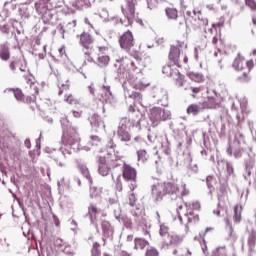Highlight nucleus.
I'll use <instances>...</instances> for the list:
<instances>
[{
    "instance_id": "f257e3e1",
    "label": "nucleus",
    "mask_w": 256,
    "mask_h": 256,
    "mask_svg": "<svg viewBox=\"0 0 256 256\" xmlns=\"http://www.w3.org/2000/svg\"><path fill=\"white\" fill-rule=\"evenodd\" d=\"M118 43L120 48L126 53H129L134 57L135 61L131 62L132 71H137L141 73L143 71V60H141V45L137 44L135 41V36L133 32L127 30L119 36Z\"/></svg>"
},
{
    "instance_id": "f03ea898",
    "label": "nucleus",
    "mask_w": 256,
    "mask_h": 256,
    "mask_svg": "<svg viewBox=\"0 0 256 256\" xmlns=\"http://www.w3.org/2000/svg\"><path fill=\"white\" fill-rule=\"evenodd\" d=\"M10 91L14 93L16 100L21 103H25L30 111H35L37 109V95H39V87L32 86L30 89L26 90V94L19 88H11Z\"/></svg>"
},
{
    "instance_id": "7ed1b4c3",
    "label": "nucleus",
    "mask_w": 256,
    "mask_h": 256,
    "mask_svg": "<svg viewBox=\"0 0 256 256\" xmlns=\"http://www.w3.org/2000/svg\"><path fill=\"white\" fill-rule=\"evenodd\" d=\"M232 67H234L236 71H242V75L237 78L239 83H249L251 81V71L253 67H255V61H253V59L245 61V57L238 54Z\"/></svg>"
},
{
    "instance_id": "20e7f679",
    "label": "nucleus",
    "mask_w": 256,
    "mask_h": 256,
    "mask_svg": "<svg viewBox=\"0 0 256 256\" xmlns=\"http://www.w3.org/2000/svg\"><path fill=\"white\" fill-rule=\"evenodd\" d=\"M185 15L184 22L188 29L201 31L202 29H206L207 25H209V20L201 13V10H187Z\"/></svg>"
},
{
    "instance_id": "39448f33",
    "label": "nucleus",
    "mask_w": 256,
    "mask_h": 256,
    "mask_svg": "<svg viewBox=\"0 0 256 256\" xmlns=\"http://www.w3.org/2000/svg\"><path fill=\"white\" fill-rule=\"evenodd\" d=\"M179 191V187L173 182H161L152 187V195L155 201H163L165 195H173Z\"/></svg>"
},
{
    "instance_id": "423d86ee",
    "label": "nucleus",
    "mask_w": 256,
    "mask_h": 256,
    "mask_svg": "<svg viewBox=\"0 0 256 256\" xmlns=\"http://www.w3.org/2000/svg\"><path fill=\"white\" fill-rule=\"evenodd\" d=\"M95 39H93V36L89 34V32H83L79 36V44L83 48L82 51L84 53V57L88 63H93V52L95 51V48H93V43Z\"/></svg>"
},
{
    "instance_id": "0eeeda50",
    "label": "nucleus",
    "mask_w": 256,
    "mask_h": 256,
    "mask_svg": "<svg viewBox=\"0 0 256 256\" xmlns=\"http://www.w3.org/2000/svg\"><path fill=\"white\" fill-rule=\"evenodd\" d=\"M122 178L128 183L130 191L137 189V170L131 165L124 164L122 167Z\"/></svg>"
},
{
    "instance_id": "6e6552de",
    "label": "nucleus",
    "mask_w": 256,
    "mask_h": 256,
    "mask_svg": "<svg viewBox=\"0 0 256 256\" xmlns=\"http://www.w3.org/2000/svg\"><path fill=\"white\" fill-rule=\"evenodd\" d=\"M182 59L183 60H181V49H179V47L175 45H171L168 54V61H170V63H173V65H176V67L181 68L183 67V65H187V63H189V57L187 56V54H183Z\"/></svg>"
},
{
    "instance_id": "1a4fd4ad",
    "label": "nucleus",
    "mask_w": 256,
    "mask_h": 256,
    "mask_svg": "<svg viewBox=\"0 0 256 256\" xmlns=\"http://www.w3.org/2000/svg\"><path fill=\"white\" fill-rule=\"evenodd\" d=\"M177 214L180 223H183V218L181 217V215H184V217L187 218L188 223H190L191 225H197V223H199V214H195L193 210L189 209L187 203H185V205H180L177 208Z\"/></svg>"
},
{
    "instance_id": "9d476101",
    "label": "nucleus",
    "mask_w": 256,
    "mask_h": 256,
    "mask_svg": "<svg viewBox=\"0 0 256 256\" xmlns=\"http://www.w3.org/2000/svg\"><path fill=\"white\" fill-rule=\"evenodd\" d=\"M135 7H137V0H125V6L122 7V13L128 20L127 25H133V19H135Z\"/></svg>"
},
{
    "instance_id": "9b49d317",
    "label": "nucleus",
    "mask_w": 256,
    "mask_h": 256,
    "mask_svg": "<svg viewBox=\"0 0 256 256\" xmlns=\"http://www.w3.org/2000/svg\"><path fill=\"white\" fill-rule=\"evenodd\" d=\"M71 87V84L69 83V80H66L65 84H60L58 95H65L64 101L65 103H68L69 105H78L79 100L73 96V94H68L69 89Z\"/></svg>"
},
{
    "instance_id": "f8f14e48",
    "label": "nucleus",
    "mask_w": 256,
    "mask_h": 256,
    "mask_svg": "<svg viewBox=\"0 0 256 256\" xmlns=\"http://www.w3.org/2000/svg\"><path fill=\"white\" fill-rule=\"evenodd\" d=\"M127 127H129V120L127 118H123L120 121L118 130H117V135L118 139L120 141L128 142L131 141V134L127 131Z\"/></svg>"
},
{
    "instance_id": "ddd939ff",
    "label": "nucleus",
    "mask_w": 256,
    "mask_h": 256,
    "mask_svg": "<svg viewBox=\"0 0 256 256\" xmlns=\"http://www.w3.org/2000/svg\"><path fill=\"white\" fill-rule=\"evenodd\" d=\"M166 17L176 22V27H182L185 24V18L179 16V12L176 8H166L165 9Z\"/></svg>"
},
{
    "instance_id": "4468645a",
    "label": "nucleus",
    "mask_w": 256,
    "mask_h": 256,
    "mask_svg": "<svg viewBox=\"0 0 256 256\" xmlns=\"http://www.w3.org/2000/svg\"><path fill=\"white\" fill-rule=\"evenodd\" d=\"M35 9L39 15H41L42 19H53V14H51V9L48 5L44 4L40 0L35 3Z\"/></svg>"
},
{
    "instance_id": "2eb2a0df",
    "label": "nucleus",
    "mask_w": 256,
    "mask_h": 256,
    "mask_svg": "<svg viewBox=\"0 0 256 256\" xmlns=\"http://www.w3.org/2000/svg\"><path fill=\"white\" fill-rule=\"evenodd\" d=\"M79 141V134L75 130H67L63 133L62 143L64 145H75Z\"/></svg>"
},
{
    "instance_id": "dca6fc26",
    "label": "nucleus",
    "mask_w": 256,
    "mask_h": 256,
    "mask_svg": "<svg viewBox=\"0 0 256 256\" xmlns=\"http://www.w3.org/2000/svg\"><path fill=\"white\" fill-rule=\"evenodd\" d=\"M123 89L125 95L130 97V99H137V101L143 100V96L141 95V93L135 91V86H132L131 82H124Z\"/></svg>"
},
{
    "instance_id": "f3484780",
    "label": "nucleus",
    "mask_w": 256,
    "mask_h": 256,
    "mask_svg": "<svg viewBox=\"0 0 256 256\" xmlns=\"http://www.w3.org/2000/svg\"><path fill=\"white\" fill-rule=\"evenodd\" d=\"M0 59H2V61H9V59H11V49L9 48V42L0 44Z\"/></svg>"
},
{
    "instance_id": "a211bd4d",
    "label": "nucleus",
    "mask_w": 256,
    "mask_h": 256,
    "mask_svg": "<svg viewBox=\"0 0 256 256\" xmlns=\"http://www.w3.org/2000/svg\"><path fill=\"white\" fill-rule=\"evenodd\" d=\"M183 242V238L177 235H168L166 238H164V243L167 247L177 246L180 245V243Z\"/></svg>"
},
{
    "instance_id": "6ab92c4d",
    "label": "nucleus",
    "mask_w": 256,
    "mask_h": 256,
    "mask_svg": "<svg viewBox=\"0 0 256 256\" xmlns=\"http://www.w3.org/2000/svg\"><path fill=\"white\" fill-rule=\"evenodd\" d=\"M79 171L82 173L83 177H85L89 183H90V190L91 191H97L96 187H93V178L91 177V173L89 172V168L85 165L79 166Z\"/></svg>"
},
{
    "instance_id": "aec40b11",
    "label": "nucleus",
    "mask_w": 256,
    "mask_h": 256,
    "mask_svg": "<svg viewBox=\"0 0 256 256\" xmlns=\"http://www.w3.org/2000/svg\"><path fill=\"white\" fill-rule=\"evenodd\" d=\"M202 109L203 106L201 107L199 104L192 103L187 107L186 113L187 115H193L194 117H197V115L201 113Z\"/></svg>"
},
{
    "instance_id": "412c9836",
    "label": "nucleus",
    "mask_w": 256,
    "mask_h": 256,
    "mask_svg": "<svg viewBox=\"0 0 256 256\" xmlns=\"http://www.w3.org/2000/svg\"><path fill=\"white\" fill-rule=\"evenodd\" d=\"M161 108H158V107H154L151 109L150 111V120L153 122V123H159V121L162 120L161 118Z\"/></svg>"
},
{
    "instance_id": "4be33fe9",
    "label": "nucleus",
    "mask_w": 256,
    "mask_h": 256,
    "mask_svg": "<svg viewBox=\"0 0 256 256\" xmlns=\"http://www.w3.org/2000/svg\"><path fill=\"white\" fill-rule=\"evenodd\" d=\"M246 7L251 10L252 22L256 25V1L255 0H245Z\"/></svg>"
},
{
    "instance_id": "5701e85b",
    "label": "nucleus",
    "mask_w": 256,
    "mask_h": 256,
    "mask_svg": "<svg viewBox=\"0 0 256 256\" xmlns=\"http://www.w3.org/2000/svg\"><path fill=\"white\" fill-rule=\"evenodd\" d=\"M99 213H101V210L99 208H97V206L95 204H90L89 205L88 215H89V217L92 221L97 220V215H99Z\"/></svg>"
},
{
    "instance_id": "b1692460",
    "label": "nucleus",
    "mask_w": 256,
    "mask_h": 256,
    "mask_svg": "<svg viewBox=\"0 0 256 256\" xmlns=\"http://www.w3.org/2000/svg\"><path fill=\"white\" fill-rule=\"evenodd\" d=\"M117 73L120 79H131V72H129V70H127V68L123 64L119 66Z\"/></svg>"
},
{
    "instance_id": "393cba45",
    "label": "nucleus",
    "mask_w": 256,
    "mask_h": 256,
    "mask_svg": "<svg viewBox=\"0 0 256 256\" xmlns=\"http://www.w3.org/2000/svg\"><path fill=\"white\" fill-rule=\"evenodd\" d=\"M201 105L203 109H215L217 107V101L215 98L208 97Z\"/></svg>"
},
{
    "instance_id": "a878e982",
    "label": "nucleus",
    "mask_w": 256,
    "mask_h": 256,
    "mask_svg": "<svg viewBox=\"0 0 256 256\" xmlns=\"http://www.w3.org/2000/svg\"><path fill=\"white\" fill-rule=\"evenodd\" d=\"M241 213H243V206L241 204H237L234 207V216H233L235 223H241Z\"/></svg>"
},
{
    "instance_id": "bb28decb",
    "label": "nucleus",
    "mask_w": 256,
    "mask_h": 256,
    "mask_svg": "<svg viewBox=\"0 0 256 256\" xmlns=\"http://www.w3.org/2000/svg\"><path fill=\"white\" fill-rule=\"evenodd\" d=\"M188 77L189 79H191V81H194L195 83H203V81L205 80L203 74L198 72H189Z\"/></svg>"
},
{
    "instance_id": "cd10ccee",
    "label": "nucleus",
    "mask_w": 256,
    "mask_h": 256,
    "mask_svg": "<svg viewBox=\"0 0 256 256\" xmlns=\"http://www.w3.org/2000/svg\"><path fill=\"white\" fill-rule=\"evenodd\" d=\"M97 61L100 67H107V65H109V61H111V58H109V55L98 54Z\"/></svg>"
},
{
    "instance_id": "c85d7f7f",
    "label": "nucleus",
    "mask_w": 256,
    "mask_h": 256,
    "mask_svg": "<svg viewBox=\"0 0 256 256\" xmlns=\"http://www.w3.org/2000/svg\"><path fill=\"white\" fill-rule=\"evenodd\" d=\"M134 244H135L134 246L135 249H145L147 245H149V242L142 238H136L134 240Z\"/></svg>"
},
{
    "instance_id": "c756f323",
    "label": "nucleus",
    "mask_w": 256,
    "mask_h": 256,
    "mask_svg": "<svg viewBox=\"0 0 256 256\" xmlns=\"http://www.w3.org/2000/svg\"><path fill=\"white\" fill-rule=\"evenodd\" d=\"M99 175H102V177H107L109 173H111V167L109 165H99L98 168Z\"/></svg>"
},
{
    "instance_id": "7c9ffc66",
    "label": "nucleus",
    "mask_w": 256,
    "mask_h": 256,
    "mask_svg": "<svg viewBox=\"0 0 256 256\" xmlns=\"http://www.w3.org/2000/svg\"><path fill=\"white\" fill-rule=\"evenodd\" d=\"M106 157L107 165H109L111 168L117 167V157L115 156V154L108 153Z\"/></svg>"
},
{
    "instance_id": "2f4dec72",
    "label": "nucleus",
    "mask_w": 256,
    "mask_h": 256,
    "mask_svg": "<svg viewBox=\"0 0 256 256\" xmlns=\"http://www.w3.org/2000/svg\"><path fill=\"white\" fill-rule=\"evenodd\" d=\"M175 81H176V85L177 87H183L184 83H185V76H183L182 74L179 73V71H175Z\"/></svg>"
},
{
    "instance_id": "473e14b6",
    "label": "nucleus",
    "mask_w": 256,
    "mask_h": 256,
    "mask_svg": "<svg viewBox=\"0 0 256 256\" xmlns=\"http://www.w3.org/2000/svg\"><path fill=\"white\" fill-rule=\"evenodd\" d=\"M138 161H149V154H147V150L140 149L137 151Z\"/></svg>"
},
{
    "instance_id": "72a5a7b5",
    "label": "nucleus",
    "mask_w": 256,
    "mask_h": 256,
    "mask_svg": "<svg viewBox=\"0 0 256 256\" xmlns=\"http://www.w3.org/2000/svg\"><path fill=\"white\" fill-rule=\"evenodd\" d=\"M162 73L166 76V77H175V72L173 71V68L171 67V65H166L162 68Z\"/></svg>"
},
{
    "instance_id": "f704fd0d",
    "label": "nucleus",
    "mask_w": 256,
    "mask_h": 256,
    "mask_svg": "<svg viewBox=\"0 0 256 256\" xmlns=\"http://www.w3.org/2000/svg\"><path fill=\"white\" fill-rule=\"evenodd\" d=\"M101 227L104 235H108V233H111V223L109 221H102Z\"/></svg>"
},
{
    "instance_id": "c9c22d12",
    "label": "nucleus",
    "mask_w": 256,
    "mask_h": 256,
    "mask_svg": "<svg viewBox=\"0 0 256 256\" xmlns=\"http://www.w3.org/2000/svg\"><path fill=\"white\" fill-rule=\"evenodd\" d=\"M137 203V195L135 194V192L130 191V193L128 194V205H130V207H133L134 205H136Z\"/></svg>"
},
{
    "instance_id": "e433bc0d",
    "label": "nucleus",
    "mask_w": 256,
    "mask_h": 256,
    "mask_svg": "<svg viewBox=\"0 0 256 256\" xmlns=\"http://www.w3.org/2000/svg\"><path fill=\"white\" fill-rule=\"evenodd\" d=\"M159 234L161 235V237H164V239H167V236L171 235L169 234V227L166 226L165 224H161Z\"/></svg>"
},
{
    "instance_id": "4c0bfd02",
    "label": "nucleus",
    "mask_w": 256,
    "mask_h": 256,
    "mask_svg": "<svg viewBox=\"0 0 256 256\" xmlns=\"http://www.w3.org/2000/svg\"><path fill=\"white\" fill-rule=\"evenodd\" d=\"M226 227L228 229L229 233V239H232V241H235L237 239V236H235V230L233 229V225H231L228 221L226 222Z\"/></svg>"
},
{
    "instance_id": "58836bf2",
    "label": "nucleus",
    "mask_w": 256,
    "mask_h": 256,
    "mask_svg": "<svg viewBox=\"0 0 256 256\" xmlns=\"http://www.w3.org/2000/svg\"><path fill=\"white\" fill-rule=\"evenodd\" d=\"M115 189L119 193H123V180H121V175L117 176V178H116Z\"/></svg>"
},
{
    "instance_id": "ea45409f",
    "label": "nucleus",
    "mask_w": 256,
    "mask_h": 256,
    "mask_svg": "<svg viewBox=\"0 0 256 256\" xmlns=\"http://www.w3.org/2000/svg\"><path fill=\"white\" fill-rule=\"evenodd\" d=\"M101 116H99L98 114H94L91 118H90V123L91 125H94L95 127H99V125L101 124Z\"/></svg>"
},
{
    "instance_id": "a19ab883",
    "label": "nucleus",
    "mask_w": 256,
    "mask_h": 256,
    "mask_svg": "<svg viewBox=\"0 0 256 256\" xmlns=\"http://www.w3.org/2000/svg\"><path fill=\"white\" fill-rule=\"evenodd\" d=\"M103 93H104V96H102L103 101L109 100V98H110L111 95H112V93H111V87H109V86H104V87H103Z\"/></svg>"
},
{
    "instance_id": "79ce46f5",
    "label": "nucleus",
    "mask_w": 256,
    "mask_h": 256,
    "mask_svg": "<svg viewBox=\"0 0 256 256\" xmlns=\"http://www.w3.org/2000/svg\"><path fill=\"white\" fill-rule=\"evenodd\" d=\"M25 80L27 85H29V87L26 88V91L27 89H31V87H37V84H35V78H33V76H25Z\"/></svg>"
},
{
    "instance_id": "37998d69",
    "label": "nucleus",
    "mask_w": 256,
    "mask_h": 256,
    "mask_svg": "<svg viewBox=\"0 0 256 256\" xmlns=\"http://www.w3.org/2000/svg\"><path fill=\"white\" fill-rule=\"evenodd\" d=\"M148 9H157L159 0H146Z\"/></svg>"
},
{
    "instance_id": "c03bdc74",
    "label": "nucleus",
    "mask_w": 256,
    "mask_h": 256,
    "mask_svg": "<svg viewBox=\"0 0 256 256\" xmlns=\"http://www.w3.org/2000/svg\"><path fill=\"white\" fill-rule=\"evenodd\" d=\"M177 253H178V256H191V252H189L187 248L174 250V255H177Z\"/></svg>"
},
{
    "instance_id": "a18cd8bd",
    "label": "nucleus",
    "mask_w": 256,
    "mask_h": 256,
    "mask_svg": "<svg viewBox=\"0 0 256 256\" xmlns=\"http://www.w3.org/2000/svg\"><path fill=\"white\" fill-rule=\"evenodd\" d=\"M145 256H159V251L153 247L147 248Z\"/></svg>"
},
{
    "instance_id": "49530a36",
    "label": "nucleus",
    "mask_w": 256,
    "mask_h": 256,
    "mask_svg": "<svg viewBox=\"0 0 256 256\" xmlns=\"http://www.w3.org/2000/svg\"><path fill=\"white\" fill-rule=\"evenodd\" d=\"M190 91H192L191 97L193 99L197 98V94L201 93V87H190Z\"/></svg>"
},
{
    "instance_id": "de8ad7c7",
    "label": "nucleus",
    "mask_w": 256,
    "mask_h": 256,
    "mask_svg": "<svg viewBox=\"0 0 256 256\" xmlns=\"http://www.w3.org/2000/svg\"><path fill=\"white\" fill-rule=\"evenodd\" d=\"M187 206L188 209H191L192 207L194 211H199L201 209V204H199V202H192V204H187Z\"/></svg>"
},
{
    "instance_id": "09e8293b",
    "label": "nucleus",
    "mask_w": 256,
    "mask_h": 256,
    "mask_svg": "<svg viewBox=\"0 0 256 256\" xmlns=\"http://www.w3.org/2000/svg\"><path fill=\"white\" fill-rule=\"evenodd\" d=\"M175 47H178V49H183V47H187V44L183 40H178L177 44L174 45Z\"/></svg>"
},
{
    "instance_id": "8fccbe9b",
    "label": "nucleus",
    "mask_w": 256,
    "mask_h": 256,
    "mask_svg": "<svg viewBox=\"0 0 256 256\" xmlns=\"http://www.w3.org/2000/svg\"><path fill=\"white\" fill-rule=\"evenodd\" d=\"M72 115L73 117H75V119H81L82 115H83V111H72Z\"/></svg>"
},
{
    "instance_id": "3c124183",
    "label": "nucleus",
    "mask_w": 256,
    "mask_h": 256,
    "mask_svg": "<svg viewBox=\"0 0 256 256\" xmlns=\"http://www.w3.org/2000/svg\"><path fill=\"white\" fill-rule=\"evenodd\" d=\"M99 165H107V156H100L98 159Z\"/></svg>"
},
{
    "instance_id": "603ef678",
    "label": "nucleus",
    "mask_w": 256,
    "mask_h": 256,
    "mask_svg": "<svg viewBox=\"0 0 256 256\" xmlns=\"http://www.w3.org/2000/svg\"><path fill=\"white\" fill-rule=\"evenodd\" d=\"M99 54L105 55L106 51H109V48L107 46H100L98 47Z\"/></svg>"
},
{
    "instance_id": "864d4df0",
    "label": "nucleus",
    "mask_w": 256,
    "mask_h": 256,
    "mask_svg": "<svg viewBox=\"0 0 256 256\" xmlns=\"http://www.w3.org/2000/svg\"><path fill=\"white\" fill-rule=\"evenodd\" d=\"M9 67H10L11 71H15L17 69V61L16 60L10 61Z\"/></svg>"
},
{
    "instance_id": "5fc2aeb1",
    "label": "nucleus",
    "mask_w": 256,
    "mask_h": 256,
    "mask_svg": "<svg viewBox=\"0 0 256 256\" xmlns=\"http://www.w3.org/2000/svg\"><path fill=\"white\" fill-rule=\"evenodd\" d=\"M101 247V245L99 244V243H97V242H95L94 244H93V251H99V248Z\"/></svg>"
},
{
    "instance_id": "6e6d98bb",
    "label": "nucleus",
    "mask_w": 256,
    "mask_h": 256,
    "mask_svg": "<svg viewBox=\"0 0 256 256\" xmlns=\"http://www.w3.org/2000/svg\"><path fill=\"white\" fill-rule=\"evenodd\" d=\"M59 53H60V57H63V55H65V46H62L61 48H59Z\"/></svg>"
},
{
    "instance_id": "4d7b16f0",
    "label": "nucleus",
    "mask_w": 256,
    "mask_h": 256,
    "mask_svg": "<svg viewBox=\"0 0 256 256\" xmlns=\"http://www.w3.org/2000/svg\"><path fill=\"white\" fill-rule=\"evenodd\" d=\"M189 194V190L187 188H184L183 191L181 192V196L185 197Z\"/></svg>"
},
{
    "instance_id": "13d9d810",
    "label": "nucleus",
    "mask_w": 256,
    "mask_h": 256,
    "mask_svg": "<svg viewBox=\"0 0 256 256\" xmlns=\"http://www.w3.org/2000/svg\"><path fill=\"white\" fill-rule=\"evenodd\" d=\"M227 172L229 173V175H232L233 173V168L229 164H227Z\"/></svg>"
},
{
    "instance_id": "bf43d9fd",
    "label": "nucleus",
    "mask_w": 256,
    "mask_h": 256,
    "mask_svg": "<svg viewBox=\"0 0 256 256\" xmlns=\"http://www.w3.org/2000/svg\"><path fill=\"white\" fill-rule=\"evenodd\" d=\"M54 224L56 225V227H59V225H61V223L59 222V218L54 217Z\"/></svg>"
},
{
    "instance_id": "052dcab7",
    "label": "nucleus",
    "mask_w": 256,
    "mask_h": 256,
    "mask_svg": "<svg viewBox=\"0 0 256 256\" xmlns=\"http://www.w3.org/2000/svg\"><path fill=\"white\" fill-rule=\"evenodd\" d=\"M41 3L46 4L48 7L51 5V0H39Z\"/></svg>"
},
{
    "instance_id": "680f3d73",
    "label": "nucleus",
    "mask_w": 256,
    "mask_h": 256,
    "mask_svg": "<svg viewBox=\"0 0 256 256\" xmlns=\"http://www.w3.org/2000/svg\"><path fill=\"white\" fill-rule=\"evenodd\" d=\"M92 256H101V251H92Z\"/></svg>"
},
{
    "instance_id": "e2e57ef3",
    "label": "nucleus",
    "mask_w": 256,
    "mask_h": 256,
    "mask_svg": "<svg viewBox=\"0 0 256 256\" xmlns=\"http://www.w3.org/2000/svg\"><path fill=\"white\" fill-rule=\"evenodd\" d=\"M25 145H26V147H27L28 149H31V141L26 140V141H25Z\"/></svg>"
},
{
    "instance_id": "0e129e2a",
    "label": "nucleus",
    "mask_w": 256,
    "mask_h": 256,
    "mask_svg": "<svg viewBox=\"0 0 256 256\" xmlns=\"http://www.w3.org/2000/svg\"><path fill=\"white\" fill-rule=\"evenodd\" d=\"M85 23L87 24V25H90V27L93 29V25L91 24V22H89V18H85Z\"/></svg>"
},
{
    "instance_id": "69168bd1",
    "label": "nucleus",
    "mask_w": 256,
    "mask_h": 256,
    "mask_svg": "<svg viewBox=\"0 0 256 256\" xmlns=\"http://www.w3.org/2000/svg\"><path fill=\"white\" fill-rule=\"evenodd\" d=\"M121 255H122V256H129V254H128L127 252H125V251H122V252H121Z\"/></svg>"
},
{
    "instance_id": "338daca9",
    "label": "nucleus",
    "mask_w": 256,
    "mask_h": 256,
    "mask_svg": "<svg viewBox=\"0 0 256 256\" xmlns=\"http://www.w3.org/2000/svg\"><path fill=\"white\" fill-rule=\"evenodd\" d=\"M213 43H214V45L217 43V37H213Z\"/></svg>"
},
{
    "instance_id": "774afa93",
    "label": "nucleus",
    "mask_w": 256,
    "mask_h": 256,
    "mask_svg": "<svg viewBox=\"0 0 256 256\" xmlns=\"http://www.w3.org/2000/svg\"><path fill=\"white\" fill-rule=\"evenodd\" d=\"M253 55H256V50L253 51Z\"/></svg>"
}]
</instances>
